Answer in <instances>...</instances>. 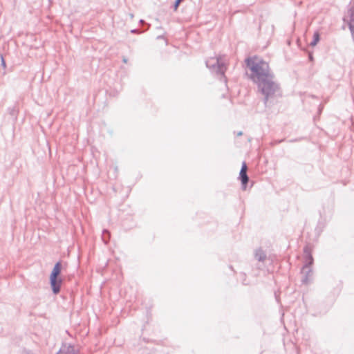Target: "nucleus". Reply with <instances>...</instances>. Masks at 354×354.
<instances>
[{
    "mask_svg": "<svg viewBox=\"0 0 354 354\" xmlns=\"http://www.w3.org/2000/svg\"><path fill=\"white\" fill-rule=\"evenodd\" d=\"M245 62L250 71L249 78L257 86L258 93L263 96L265 106H272L282 93L280 84L277 82L268 63L257 57H248Z\"/></svg>",
    "mask_w": 354,
    "mask_h": 354,
    "instance_id": "f257e3e1",
    "label": "nucleus"
},
{
    "mask_svg": "<svg viewBox=\"0 0 354 354\" xmlns=\"http://www.w3.org/2000/svg\"><path fill=\"white\" fill-rule=\"evenodd\" d=\"M304 255L305 263L301 271L302 274V279L301 281L303 284L306 285L311 281L310 278L313 274V271L310 267L314 263V259L312 255V250L308 245H306L304 248Z\"/></svg>",
    "mask_w": 354,
    "mask_h": 354,
    "instance_id": "f03ea898",
    "label": "nucleus"
},
{
    "mask_svg": "<svg viewBox=\"0 0 354 354\" xmlns=\"http://www.w3.org/2000/svg\"><path fill=\"white\" fill-rule=\"evenodd\" d=\"M206 66L209 68L212 72L216 73L221 75V81H223L224 84H227V78L225 72L227 67L221 57H211L205 62Z\"/></svg>",
    "mask_w": 354,
    "mask_h": 354,
    "instance_id": "7ed1b4c3",
    "label": "nucleus"
},
{
    "mask_svg": "<svg viewBox=\"0 0 354 354\" xmlns=\"http://www.w3.org/2000/svg\"><path fill=\"white\" fill-rule=\"evenodd\" d=\"M343 20L348 24L354 41V6H351L348 10L347 14H346L343 17Z\"/></svg>",
    "mask_w": 354,
    "mask_h": 354,
    "instance_id": "20e7f679",
    "label": "nucleus"
},
{
    "mask_svg": "<svg viewBox=\"0 0 354 354\" xmlns=\"http://www.w3.org/2000/svg\"><path fill=\"white\" fill-rule=\"evenodd\" d=\"M50 285L52 289V292L54 295H57L59 293L62 285L64 282V279L62 277H57L54 279L53 277H49Z\"/></svg>",
    "mask_w": 354,
    "mask_h": 354,
    "instance_id": "39448f33",
    "label": "nucleus"
},
{
    "mask_svg": "<svg viewBox=\"0 0 354 354\" xmlns=\"http://www.w3.org/2000/svg\"><path fill=\"white\" fill-rule=\"evenodd\" d=\"M254 259L259 262L257 264V268L259 270H261L263 268V263L267 259V255L265 251L261 248L256 249L254 252Z\"/></svg>",
    "mask_w": 354,
    "mask_h": 354,
    "instance_id": "423d86ee",
    "label": "nucleus"
},
{
    "mask_svg": "<svg viewBox=\"0 0 354 354\" xmlns=\"http://www.w3.org/2000/svg\"><path fill=\"white\" fill-rule=\"evenodd\" d=\"M62 262L61 261H57L51 272H50V277H53V279L55 277H60V274H61V272H62Z\"/></svg>",
    "mask_w": 354,
    "mask_h": 354,
    "instance_id": "0eeeda50",
    "label": "nucleus"
},
{
    "mask_svg": "<svg viewBox=\"0 0 354 354\" xmlns=\"http://www.w3.org/2000/svg\"><path fill=\"white\" fill-rule=\"evenodd\" d=\"M58 353H62L64 354H80L78 351L71 344L64 346V348H61Z\"/></svg>",
    "mask_w": 354,
    "mask_h": 354,
    "instance_id": "6e6552de",
    "label": "nucleus"
},
{
    "mask_svg": "<svg viewBox=\"0 0 354 354\" xmlns=\"http://www.w3.org/2000/svg\"><path fill=\"white\" fill-rule=\"evenodd\" d=\"M239 178L241 182L242 189L245 190L246 189L247 184L249 181V177L247 174V171H240Z\"/></svg>",
    "mask_w": 354,
    "mask_h": 354,
    "instance_id": "1a4fd4ad",
    "label": "nucleus"
},
{
    "mask_svg": "<svg viewBox=\"0 0 354 354\" xmlns=\"http://www.w3.org/2000/svg\"><path fill=\"white\" fill-rule=\"evenodd\" d=\"M111 238V233L108 230L104 229L102 233V239L104 244L107 245Z\"/></svg>",
    "mask_w": 354,
    "mask_h": 354,
    "instance_id": "9d476101",
    "label": "nucleus"
},
{
    "mask_svg": "<svg viewBox=\"0 0 354 354\" xmlns=\"http://www.w3.org/2000/svg\"><path fill=\"white\" fill-rule=\"evenodd\" d=\"M320 40V35L318 31H315L313 34V40L310 41L311 46H315Z\"/></svg>",
    "mask_w": 354,
    "mask_h": 354,
    "instance_id": "9b49d317",
    "label": "nucleus"
},
{
    "mask_svg": "<svg viewBox=\"0 0 354 354\" xmlns=\"http://www.w3.org/2000/svg\"><path fill=\"white\" fill-rule=\"evenodd\" d=\"M325 226H326V221L320 220L318 222L317 226L316 227V230H319V232H322L323 230V229L325 227Z\"/></svg>",
    "mask_w": 354,
    "mask_h": 354,
    "instance_id": "f8f14e48",
    "label": "nucleus"
},
{
    "mask_svg": "<svg viewBox=\"0 0 354 354\" xmlns=\"http://www.w3.org/2000/svg\"><path fill=\"white\" fill-rule=\"evenodd\" d=\"M183 0H175V2L173 5V8H174V11H176L180 4V3L182 2Z\"/></svg>",
    "mask_w": 354,
    "mask_h": 354,
    "instance_id": "ddd939ff",
    "label": "nucleus"
},
{
    "mask_svg": "<svg viewBox=\"0 0 354 354\" xmlns=\"http://www.w3.org/2000/svg\"><path fill=\"white\" fill-rule=\"evenodd\" d=\"M247 171V165H246V163L245 162H243L242 163V166H241V169L240 170V171Z\"/></svg>",
    "mask_w": 354,
    "mask_h": 354,
    "instance_id": "4468645a",
    "label": "nucleus"
},
{
    "mask_svg": "<svg viewBox=\"0 0 354 354\" xmlns=\"http://www.w3.org/2000/svg\"><path fill=\"white\" fill-rule=\"evenodd\" d=\"M139 23H140V24H145L146 25V26H147V27H146V28H145L144 30H146L149 29V26H150V25H149V24H146V23H145V21L143 19H140V20L139 21Z\"/></svg>",
    "mask_w": 354,
    "mask_h": 354,
    "instance_id": "2eb2a0df",
    "label": "nucleus"
},
{
    "mask_svg": "<svg viewBox=\"0 0 354 354\" xmlns=\"http://www.w3.org/2000/svg\"><path fill=\"white\" fill-rule=\"evenodd\" d=\"M1 65L3 68H6V61L2 55L1 56Z\"/></svg>",
    "mask_w": 354,
    "mask_h": 354,
    "instance_id": "dca6fc26",
    "label": "nucleus"
},
{
    "mask_svg": "<svg viewBox=\"0 0 354 354\" xmlns=\"http://www.w3.org/2000/svg\"><path fill=\"white\" fill-rule=\"evenodd\" d=\"M243 277H244V279H243V281H242V283L245 286H247L248 285V283L246 281V274L245 273L243 274Z\"/></svg>",
    "mask_w": 354,
    "mask_h": 354,
    "instance_id": "f3484780",
    "label": "nucleus"
},
{
    "mask_svg": "<svg viewBox=\"0 0 354 354\" xmlns=\"http://www.w3.org/2000/svg\"><path fill=\"white\" fill-rule=\"evenodd\" d=\"M131 32L132 33H137V32H138L139 31H138V29H133V30H131Z\"/></svg>",
    "mask_w": 354,
    "mask_h": 354,
    "instance_id": "a211bd4d",
    "label": "nucleus"
},
{
    "mask_svg": "<svg viewBox=\"0 0 354 354\" xmlns=\"http://www.w3.org/2000/svg\"><path fill=\"white\" fill-rule=\"evenodd\" d=\"M309 59L311 61L313 59V57L312 54L309 55Z\"/></svg>",
    "mask_w": 354,
    "mask_h": 354,
    "instance_id": "6ab92c4d",
    "label": "nucleus"
},
{
    "mask_svg": "<svg viewBox=\"0 0 354 354\" xmlns=\"http://www.w3.org/2000/svg\"><path fill=\"white\" fill-rule=\"evenodd\" d=\"M242 134H243V132H242V131H239V132H238V133H237V136H241Z\"/></svg>",
    "mask_w": 354,
    "mask_h": 354,
    "instance_id": "aec40b11",
    "label": "nucleus"
},
{
    "mask_svg": "<svg viewBox=\"0 0 354 354\" xmlns=\"http://www.w3.org/2000/svg\"><path fill=\"white\" fill-rule=\"evenodd\" d=\"M162 38H163V36H162V35L157 37V39H162Z\"/></svg>",
    "mask_w": 354,
    "mask_h": 354,
    "instance_id": "412c9836",
    "label": "nucleus"
},
{
    "mask_svg": "<svg viewBox=\"0 0 354 354\" xmlns=\"http://www.w3.org/2000/svg\"><path fill=\"white\" fill-rule=\"evenodd\" d=\"M123 62H124V63L127 62V59L126 57L123 58Z\"/></svg>",
    "mask_w": 354,
    "mask_h": 354,
    "instance_id": "4be33fe9",
    "label": "nucleus"
},
{
    "mask_svg": "<svg viewBox=\"0 0 354 354\" xmlns=\"http://www.w3.org/2000/svg\"><path fill=\"white\" fill-rule=\"evenodd\" d=\"M14 113H15V110L13 109V110L12 111V112H11V115H14Z\"/></svg>",
    "mask_w": 354,
    "mask_h": 354,
    "instance_id": "5701e85b",
    "label": "nucleus"
},
{
    "mask_svg": "<svg viewBox=\"0 0 354 354\" xmlns=\"http://www.w3.org/2000/svg\"><path fill=\"white\" fill-rule=\"evenodd\" d=\"M130 17H131V18H133V14H131V15H130Z\"/></svg>",
    "mask_w": 354,
    "mask_h": 354,
    "instance_id": "b1692460",
    "label": "nucleus"
},
{
    "mask_svg": "<svg viewBox=\"0 0 354 354\" xmlns=\"http://www.w3.org/2000/svg\"><path fill=\"white\" fill-rule=\"evenodd\" d=\"M56 354H59V353H57Z\"/></svg>",
    "mask_w": 354,
    "mask_h": 354,
    "instance_id": "393cba45",
    "label": "nucleus"
}]
</instances>
